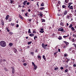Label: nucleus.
Returning a JSON list of instances; mask_svg holds the SVG:
<instances>
[{
    "instance_id": "nucleus-1",
    "label": "nucleus",
    "mask_w": 76,
    "mask_h": 76,
    "mask_svg": "<svg viewBox=\"0 0 76 76\" xmlns=\"http://www.w3.org/2000/svg\"><path fill=\"white\" fill-rule=\"evenodd\" d=\"M0 45L2 47H5L6 46V43L4 41H1L0 42Z\"/></svg>"
},
{
    "instance_id": "nucleus-2",
    "label": "nucleus",
    "mask_w": 76,
    "mask_h": 76,
    "mask_svg": "<svg viewBox=\"0 0 76 76\" xmlns=\"http://www.w3.org/2000/svg\"><path fill=\"white\" fill-rule=\"evenodd\" d=\"M42 45L43 48H44V49H45V47L48 46V45H47V44H46L45 45L44 43H42Z\"/></svg>"
},
{
    "instance_id": "nucleus-3",
    "label": "nucleus",
    "mask_w": 76,
    "mask_h": 76,
    "mask_svg": "<svg viewBox=\"0 0 76 76\" xmlns=\"http://www.w3.org/2000/svg\"><path fill=\"white\" fill-rule=\"evenodd\" d=\"M58 31H61V32H63L64 31V29L62 27H60L58 29Z\"/></svg>"
},
{
    "instance_id": "nucleus-4",
    "label": "nucleus",
    "mask_w": 76,
    "mask_h": 76,
    "mask_svg": "<svg viewBox=\"0 0 76 76\" xmlns=\"http://www.w3.org/2000/svg\"><path fill=\"white\" fill-rule=\"evenodd\" d=\"M57 53H58V51L56 52L55 53H54V55L55 57H57Z\"/></svg>"
},
{
    "instance_id": "nucleus-5",
    "label": "nucleus",
    "mask_w": 76,
    "mask_h": 76,
    "mask_svg": "<svg viewBox=\"0 0 76 76\" xmlns=\"http://www.w3.org/2000/svg\"><path fill=\"white\" fill-rule=\"evenodd\" d=\"M11 68L12 69V73L14 74L15 73V69H14V67H11Z\"/></svg>"
},
{
    "instance_id": "nucleus-6",
    "label": "nucleus",
    "mask_w": 76,
    "mask_h": 76,
    "mask_svg": "<svg viewBox=\"0 0 76 76\" xmlns=\"http://www.w3.org/2000/svg\"><path fill=\"white\" fill-rule=\"evenodd\" d=\"M67 11L65 10L64 12V15H63V17H64V15H67Z\"/></svg>"
},
{
    "instance_id": "nucleus-7",
    "label": "nucleus",
    "mask_w": 76,
    "mask_h": 76,
    "mask_svg": "<svg viewBox=\"0 0 76 76\" xmlns=\"http://www.w3.org/2000/svg\"><path fill=\"white\" fill-rule=\"evenodd\" d=\"M19 18H20V19H22V20H23V18L22 16V15H21L19 14Z\"/></svg>"
},
{
    "instance_id": "nucleus-8",
    "label": "nucleus",
    "mask_w": 76,
    "mask_h": 76,
    "mask_svg": "<svg viewBox=\"0 0 76 76\" xmlns=\"http://www.w3.org/2000/svg\"><path fill=\"white\" fill-rule=\"evenodd\" d=\"M60 25L62 26H64V23L61 22L60 23Z\"/></svg>"
},
{
    "instance_id": "nucleus-9",
    "label": "nucleus",
    "mask_w": 76,
    "mask_h": 76,
    "mask_svg": "<svg viewBox=\"0 0 76 76\" xmlns=\"http://www.w3.org/2000/svg\"><path fill=\"white\" fill-rule=\"evenodd\" d=\"M64 42L65 43V44H66V45L67 46L68 45H69V42H67L66 41H64Z\"/></svg>"
},
{
    "instance_id": "nucleus-10",
    "label": "nucleus",
    "mask_w": 76,
    "mask_h": 76,
    "mask_svg": "<svg viewBox=\"0 0 76 76\" xmlns=\"http://www.w3.org/2000/svg\"><path fill=\"white\" fill-rule=\"evenodd\" d=\"M15 53H16L17 52V49L16 48H14L13 49Z\"/></svg>"
},
{
    "instance_id": "nucleus-11",
    "label": "nucleus",
    "mask_w": 76,
    "mask_h": 76,
    "mask_svg": "<svg viewBox=\"0 0 76 76\" xmlns=\"http://www.w3.org/2000/svg\"><path fill=\"white\" fill-rule=\"evenodd\" d=\"M9 28V27H7L6 28V30H7V32H10V30H9V29H8Z\"/></svg>"
},
{
    "instance_id": "nucleus-12",
    "label": "nucleus",
    "mask_w": 76,
    "mask_h": 76,
    "mask_svg": "<svg viewBox=\"0 0 76 76\" xmlns=\"http://www.w3.org/2000/svg\"><path fill=\"white\" fill-rule=\"evenodd\" d=\"M34 66V70H36L37 69V66H36V65Z\"/></svg>"
},
{
    "instance_id": "nucleus-13",
    "label": "nucleus",
    "mask_w": 76,
    "mask_h": 76,
    "mask_svg": "<svg viewBox=\"0 0 76 76\" xmlns=\"http://www.w3.org/2000/svg\"><path fill=\"white\" fill-rule=\"evenodd\" d=\"M9 15H7L6 17V18H5L6 20H7L9 18Z\"/></svg>"
},
{
    "instance_id": "nucleus-14",
    "label": "nucleus",
    "mask_w": 76,
    "mask_h": 76,
    "mask_svg": "<svg viewBox=\"0 0 76 76\" xmlns=\"http://www.w3.org/2000/svg\"><path fill=\"white\" fill-rule=\"evenodd\" d=\"M13 45V44L12 43H10L9 44V45H10V47H12Z\"/></svg>"
},
{
    "instance_id": "nucleus-15",
    "label": "nucleus",
    "mask_w": 76,
    "mask_h": 76,
    "mask_svg": "<svg viewBox=\"0 0 76 76\" xmlns=\"http://www.w3.org/2000/svg\"><path fill=\"white\" fill-rule=\"evenodd\" d=\"M27 2V1H25L23 3L24 5H26V4Z\"/></svg>"
},
{
    "instance_id": "nucleus-16",
    "label": "nucleus",
    "mask_w": 76,
    "mask_h": 76,
    "mask_svg": "<svg viewBox=\"0 0 76 76\" xmlns=\"http://www.w3.org/2000/svg\"><path fill=\"white\" fill-rule=\"evenodd\" d=\"M29 36H30V37H34V34H30Z\"/></svg>"
},
{
    "instance_id": "nucleus-17",
    "label": "nucleus",
    "mask_w": 76,
    "mask_h": 76,
    "mask_svg": "<svg viewBox=\"0 0 76 76\" xmlns=\"http://www.w3.org/2000/svg\"><path fill=\"white\" fill-rule=\"evenodd\" d=\"M1 24L4 26V22H3V20H1Z\"/></svg>"
},
{
    "instance_id": "nucleus-18",
    "label": "nucleus",
    "mask_w": 76,
    "mask_h": 76,
    "mask_svg": "<svg viewBox=\"0 0 76 76\" xmlns=\"http://www.w3.org/2000/svg\"><path fill=\"white\" fill-rule=\"evenodd\" d=\"M42 58L45 60H46V58H45V55H43L42 56Z\"/></svg>"
},
{
    "instance_id": "nucleus-19",
    "label": "nucleus",
    "mask_w": 76,
    "mask_h": 76,
    "mask_svg": "<svg viewBox=\"0 0 76 76\" xmlns=\"http://www.w3.org/2000/svg\"><path fill=\"white\" fill-rule=\"evenodd\" d=\"M75 51L74 50H73L72 51V52H71V54H75Z\"/></svg>"
},
{
    "instance_id": "nucleus-20",
    "label": "nucleus",
    "mask_w": 76,
    "mask_h": 76,
    "mask_svg": "<svg viewBox=\"0 0 76 76\" xmlns=\"http://www.w3.org/2000/svg\"><path fill=\"white\" fill-rule=\"evenodd\" d=\"M45 8L44 7H42L41 8H40L39 9L40 10H44Z\"/></svg>"
},
{
    "instance_id": "nucleus-21",
    "label": "nucleus",
    "mask_w": 76,
    "mask_h": 76,
    "mask_svg": "<svg viewBox=\"0 0 76 76\" xmlns=\"http://www.w3.org/2000/svg\"><path fill=\"white\" fill-rule=\"evenodd\" d=\"M62 7L63 9H65L66 7V6L65 5H63L62 6Z\"/></svg>"
},
{
    "instance_id": "nucleus-22",
    "label": "nucleus",
    "mask_w": 76,
    "mask_h": 76,
    "mask_svg": "<svg viewBox=\"0 0 76 76\" xmlns=\"http://www.w3.org/2000/svg\"><path fill=\"white\" fill-rule=\"evenodd\" d=\"M58 39H59V40H60L62 39V37H61L59 36L58 37Z\"/></svg>"
},
{
    "instance_id": "nucleus-23",
    "label": "nucleus",
    "mask_w": 76,
    "mask_h": 76,
    "mask_svg": "<svg viewBox=\"0 0 76 76\" xmlns=\"http://www.w3.org/2000/svg\"><path fill=\"white\" fill-rule=\"evenodd\" d=\"M4 70L6 72H7L8 71V69H7L6 67L4 68Z\"/></svg>"
},
{
    "instance_id": "nucleus-24",
    "label": "nucleus",
    "mask_w": 76,
    "mask_h": 76,
    "mask_svg": "<svg viewBox=\"0 0 76 76\" xmlns=\"http://www.w3.org/2000/svg\"><path fill=\"white\" fill-rule=\"evenodd\" d=\"M15 23H11L10 24V26H15Z\"/></svg>"
},
{
    "instance_id": "nucleus-25",
    "label": "nucleus",
    "mask_w": 76,
    "mask_h": 76,
    "mask_svg": "<svg viewBox=\"0 0 76 76\" xmlns=\"http://www.w3.org/2000/svg\"><path fill=\"white\" fill-rule=\"evenodd\" d=\"M67 45H64L63 46V48H66V47H67Z\"/></svg>"
},
{
    "instance_id": "nucleus-26",
    "label": "nucleus",
    "mask_w": 76,
    "mask_h": 76,
    "mask_svg": "<svg viewBox=\"0 0 76 76\" xmlns=\"http://www.w3.org/2000/svg\"><path fill=\"white\" fill-rule=\"evenodd\" d=\"M38 58H39L40 60H41V56H40V55H39L38 56Z\"/></svg>"
},
{
    "instance_id": "nucleus-27",
    "label": "nucleus",
    "mask_w": 76,
    "mask_h": 76,
    "mask_svg": "<svg viewBox=\"0 0 76 76\" xmlns=\"http://www.w3.org/2000/svg\"><path fill=\"white\" fill-rule=\"evenodd\" d=\"M58 69V67H55L54 68V70H57Z\"/></svg>"
},
{
    "instance_id": "nucleus-28",
    "label": "nucleus",
    "mask_w": 76,
    "mask_h": 76,
    "mask_svg": "<svg viewBox=\"0 0 76 76\" xmlns=\"http://www.w3.org/2000/svg\"><path fill=\"white\" fill-rule=\"evenodd\" d=\"M39 15L40 17H42V14L41 13V12H40L39 15Z\"/></svg>"
},
{
    "instance_id": "nucleus-29",
    "label": "nucleus",
    "mask_w": 76,
    "mask_h": 76,
    "mask_svg": "<svg viewBox=\"0 0 76 76\" xmlns=\"http://www.w3.org/2000/svg\"><path fill=\"white\" fill-rule=\"evenodd\" d=\"M44 2L42 3L41 4V6H44Z\"/></svg>"
},
{
    "instance_id": "nucleus-30",
    "label": "nucleus",
    "mask_w": 76,
    "mask_h": 76,
    "mask_svg": "<svg viewBox=\"0 0 76 76\" xmlns=\"http://www.w3.org/2000/svg\"><path fill=\"white\" fill-rule=\"evenodd\" d=\"M38 38V36H35L34 37V40H35V39H36L35 38Z\"/></svg>"
},
{
    "instance_id": "nucleus-31",
    "label": "nucleus",
    "mask_w": 76,
    "mask_h": 76,
    "mask_svg": "<svg viewBox=\"0 0 76 76\" xmlns=\"http://www.w3.org/2000/svg\"><path fill=\"white\" fill-rule=\"evenodd\" d=\"M30 54H31L32 56H33L34 55V52H31Z\"/></svg>"
},
{
    "instance_id": "nucleus-32",
    "label": "nucleus",
    "mask_w": 76,
    "mask_h": 76,
    "mask_svg": "<svg viewBox=\"0 0 76 76\" xmlns=\"http://www.w3.org/2000/svg\"><path fill=\"white\" fill-rule=\"evenodd\" d=\"M69 9H73V6H71L69 8Z\"/></svg>"
},
{
    "instance_id": "nucleus-33",
    "label": "nucleus",
    "mask_w": 76,
    "mask_h": 76,
    "mask_svg": "<svg viewBox=\"0 0 76 76\" xmlns=\"http://www.w3.org/2000/svg\"><path fill=\"white\" fill-rule=\"evenodd\" d=\"M14 2V1H13V0H11V1H10V3L11 4H12L13 3V2Z\"/></svg>"
},
{
    "instance_id": "nucleus-34",
    "label": "nucleus",
    "mask_w": 76,
    "mask_h": 76,
    "mask_svg": "<svg viewBox=\"0 0 76 76\" xmlns=\"http://www.w3.org/2000/svg\"><path fill=\"white\" fill-rule=\"evenodd\" d=\"M65 2L66 3H67L69 2V0H65Z\"/></svg>"
},
{
    "instance_id": "nucleus-35",
    "label": "nucleus",
    "mask_w": 76,
    "mask_h": 76,
    "mask_svg": "<svg viewBox=\"0 0 76 76\" xmlns=\"http://www.w3.org/2000/svg\"><path fill=\"white\" fill-rule=\"evenodd\" d=\"M71 29L72 30V31H75V28H74V27H72L71 28Z\"/></svg>"
},
{
    "instance_id": "nucleus-36",
    "label": "nucleus",
    "mask_w": 76,
    "mask_h": 76,
    "mask_svg": "<svg viewBox=\"0 0 76 76\" xmlns=\"http://www.w3.org/2000/svg\"><path fill=\"white\" fill-rule=\"evenodd\" d=\"M28 34H30V33H31V29H28Z\"/></svg>"
},
{
    "instance_id": "nucleus-37",
    "label": "nucleus",
    "mask_w": 76,
    "mask_h": 76,
    "mask_svg": "<svg viewBox=\"0 0 76 76\" xmlns=\"http://www.w3.org/2000/svg\"><path fill=\"white\" fill-rule=\"evenodd\" d=\"M73 26V25L72 24H70V26H69V28H71Z\"/></svg>"
},
{
    "instance_id": "nucleus-38",
    "label": "nucleus",
    "mask_w": 76,
    "mask_h": 76,
    "mask_svg": "<svg viewBox=\"0 0 76 76\" xmlns=\"http://www.w3.org/2000/svg\"><path fill=\"white\" fill-rule=\"evenodd\" d=\"M9 34H10V35H12V34H13V32H10L9 33Z\"/></svg>"
},
{
    "instance_id": "nucleus-39",
    "label": "nucleus",
    "mask_w": 76,
    "mask_h": 76,
    "mask_svg": "<svg viewBox=\"0 0 76 76\" xmlns=\"http://www.w3.org/2000/svg\"><path fill=\"white\" fill-rule=\"evenodd\" d=\"M31 43H32V42H28V45H29V44H31Z\"/></svg>"
},
{
    "instance_id": "nucleus-40",
    "label": "nucleus",
    "mask_w": 76,
    "mask_h": 76,
    "mask_svg": "<svg viewBox=\"0 0 76 76\" xmlns=\"http://www.w3.org/2000/svg\"><path fill=\"white\" fill-rule=\"evenodd\" d=\"M67 60L66 61V63H68V62L69 61H70V59H69L68 58H67Z\"/></svg>"
},
{
    "instance_id": "nucleus-41",
    "label": "nucleus",
    "mask_w": 76,
    "mask_h": 76,
    "mask_svg": "<svg viewBox=\"0 0 76 76\" xmlns=\"http://www.w3.org/2000/svg\"><path fill=\"white\" fill-rule=\"evenodd\" d=\"M67 37H68V35L67 36H63V37L64 38H66Z\"/></svg>"
},
{
    "instance_id": "nucleus-42",
    "label": "nucleus",
    "mask_w": 76,
    "mask_h": 76,
    "mask_svg": "<svg viewBox=\"0 0 76 76\" xmlns=\"http://www.w3.org/2000/svg\"><path fill=\"white\" fill-rule=\"evenodd\" d=\"M73 45H74V47H75V48H76V44H75V43H73Z\"/></svg>"
},
{
    "instance_id": "nucleus-43",
    "label": "nucleus",
    "mask_w": 76,
    "mask_h": 76,
    "mask_svg": "<svg viewBox=\"0 0 76 76\" xmlns=\"http://www.w3.org/2000/svg\"><path fill=\"white\" fill-rule=\"evenodd\" d=\"M66 18L69 19V15H68L66 16Z\"/></svg>"
},
{
    "instance_id": "nucleus-44",
    "label": "nucleus",
    "mask_w": 76,
    "mask_h": 76,
    "mask_svg": "<svg viewBox=\"0 0 76 76\" xmlns=\"http://www.w3.org/2000/svg\"><path fill=\"white\" fill-rule=\"evenodd\" d=\"M67 54L65 53V54H64V57H67Z\"/></svg>"
},
{
    "instance_id": "nucleus-45",
    "label": "nucleus",
    "mask_w": 76,
    "mask_h": 76,
    "mask_svg": "<svg viewBox=\"0 0 76 76\" xmlns=\"http://www.w3.org/2000/svg\"><path fill=\"white\" fill-rule=\"evenodd\" d=\"M23 66H26V65H27V64L26 63H24L23 64Z\"/></svg>"
},
{
    "instance_id": "nucleus-46",
    "label": "nucleus",
    "mask_w": 76,
    "mask_h": 76,
    "mask_svg": "<svg viewBox=\"0 0 76 76\" xmlns=\"http://www.w3.org/2000/svg\"><path fill=\"white\" fill-rule=\"evenodd\" d=\"M3 60H2V59H1L0 60V63H2V62H3Z\"/></svg>"
},
{
    "instance_id": "nucleus-47",
    "label": "nucleus",
    "mask_w": 76,
    "mask_h": 76,
    "mask_svg": "<svg viewBox=\"0 0 76 76\" xmlns=\"http://www.w3.org/2000/svg\"><path fill=\"white\" fill-rule=\"evenodd\" d=\"M11 21H12V19H8V22H11Z\"/></svg>"
},
{
    "instance_id": "nucleus-48",
    "label": "nucleus",
    "mask_w": 76,
    "mask_h": 76,
    "mask_svg": "<svg viewBox=\"0 0 76 76\" xmlns=\"http://www.w3.org/2000/svg\"><path fill=\"white\" fill-rule=\"evenodd\" d=\"M72 50V48H70L69 49L68 51H70Z\"/></svg>"
},
{
    "instance_id": "nucleus-49",
    "label": "nucleus",
    "mask_w": 76,
    "mask_h": 76,
    "mask_svg": "<svg viewBox=\"0 0 76 76\" xmlns=\"http://www.w3.org/2000/svg\"><path fill=\"white\" fill-rule=\"evenodd\" d=\"M3 61L4 62V63H5V62L6 61V60L3 59Z\"/></svg>"
},
{
    "instance_id": "nucleus-50",
    "label": "nucleus",
    "mask_w": 76,
    "mask_h": 76,
    "mask_svg": "<svg viewBox=\"0 0 76 76\" xmlns=\"http://www.w3.org/2000/svg\"><path fill=\"white\" fill-rule=\"evenodd\" d=\"M60 69L61 70H63V69H64V68L63 67L61 66L60 68Z\"/></svg>"
},
{
    "instance_id": "nucleus-51",
    "label": "nucleus",
    "mask_w": 76,
    "mask_h": 76,
    "mask_svg": "<svg viewBox=\"0 0 76 76\" xmlns=\"http://www.w3.org/2000/svg\"><path fill=\"white\" fill-rule=\"evenodd\" d=\"M58 3L59 4H61V2H60V1H58Z\"/></svg>"
},
{
    "instance_id": "nucleus-52",
    "label": "nucleus",
    "mask_w": 76,
    "mask_h": 76,
    "mask_svg": "<svg viewBox=\"0 0 76 76\" xmlns=\"http://www.w3.org/2000/svg\"><path fill=\"white\" fill-rule=\"evenodd\" d=\"M44 32V31H40V33H43Z\"/></svg>"
},
{
    "instance_id": "nucleus-53",
    "label": "nucleus",
    "mask_w": 76,
    "mask_h": 76,
    "mask_svg": "<svg viewBox=\"0 0 76 76\" xmlns=\"http://www.w3.org/2000/svg\"><path fill=\"white\" fill-rule=\"evenodd\" d=\"M25 15L26 16H28V12L26 13L25 14Z\"/></svg>"
},
{
    "instance_id": "nucleus-54",
    "label": "nucleus",
    "mask_w": 76,
    "mask_h": 76,
    "mask_svg": "<svg viewBox=\"0 0 76 76\" xmlns=\"http://www.w3.org/2000/svg\"><path fill=\"white\" fill-rule=\"evenodd\" d=\"M65 72H66V73H67V72H68V70H67V69H66L65 70Z\"/></svg>"
},
{
    "instance_id": "nucleus-55",
    "label": "nucleus",
    "mask_w": 76,
    "mask_h": 76,
    "mask_svg": "<svg viewBox=\"0 0 76 76\" xmlns=\"http://www.w3.org/2000/svg\"><path fill=\"white\" fill-rule=\"evenodd\" d=\"M42 22H45V20L44 19H42Z\"/></svg>"
},
{
    "instance_id": "nucleus-56",
    "label": "nucleus",
    "mask_w": 76,
    "mask_h": 76,
    "mask_svg": "<svg viewBox=\"0 0 76 76\" xmlns=\"http://www.w3.org/2000/svg\"><path fill=\"white\" fill-rule=\"evenodd\" d=\"M32 64L34 66H35V64H34V63L33 62H32Z\"/></svg>"
},
{
    "instance_id": "nucleus-57",
    "label": "nucleus",
    "mask_w": 76,
    "mask_h": 76,
    "mask_svg": "<svg viewBox=\"0 0 76 76\" xmlns=\"http://www.w3.org/2000/svg\"><path fill=\"white\" fill-rule=\"evenodd\" d=\"M21 61L22 62H25V60H24V59H22Z\"/></svg>"
},
{
    "instance_id": "nucleus-58",
    "label": "nucleus",
    "mask_w": 76,
    "mask_h": 76,
    "mask_svg": "<svg viewBox=\"0 0 76 76\" xmlns=\"http://www.w3.org/2000/svg\"><path fill=\"white\" fill-rule=\"evenodd\" d=\"M72 42H74L75 41V39H72Z\"/></svg>"
},
{
    "instance_id": "nucleus-59",
    "label": "nucleus",
    "mask_w": 76,
    "mask_h": 76,
    "mask_svg": "<svg viewBox=\"0 0 76 76\" xmlns=\"http://www.w3.org/2000/svg\"><path fill=\"white\" fill-rule=\"evenodd\" d=\"M19 24H17L16 26V27L17 28H19Z\"/></svg>"
},
{
    "instance_id": "nucleus-60",
    "label": "nucleus",
    "mask_w": 76,
    "mask_h": 76,
    "mask_svg": "<svg viewBox=\"0 0 76 76\" xmlns=\"http://www.w3.org/2000/svg\"><path fill=\"white\" fill-rule=\"evenodd\" d=\"M29 3H30L29 2H28L26 3V4L28 5V4H29Z\"/></svg>"
},
{
    "instance_id": "nucleus-61",
    "label": "nucleus",
    "mask_w": 76,
    "mask_h": 76,
    "mask_svg": "<svg viewBox=\"0 0 76 76\" xmlns=\"http://www.w3.org/2000/svg\"><path fill=\"white\" fill-rule=\"evenodd\" d=\"M38 50L37 49H36V50L35 51V53H38Z\"/></svg>"
},
{
    "instance_id": "nucleus-62",
    "label": "nucleus",
    "mask_w": 76,
    "mask_h": 76,
    "mask_svg": "<svg viewBox=\"0 0 76 76\" xmlns=\"http://www.w3.org/2000/svg\"><path fill=\"white\" fill-rule=\"evenodd\" d=\"M55 34L54 33H53L52 34V36H53V37H55Z\"/></svg>"
},
{
    "instance_id": "nucleus-63",
    "label": "nucleus",
    "mask_w": 76,
    "mask_h": 76,
    "mask_svg": "<svg viewBox=\"0 0 76 76\" xmlns=\"http://www.w3.org/2000/svg\"><path fill=\"white\" fill-rule=\"evenodd\" d=\"M73 67H76V64H74L73 65Z\"/></svg>"
},
{
    "instance_id": "nucleus-64",
    "label": "nucleus",
    "mask_w": 76,
    "mask_h": 76,
    "mask_svg": "<svg viewBox=\"0 0 76 76\" xmlns=\"http://www.w3.org/2000/svg\"><path fill=\"white\" fill-rule=\"evenodd\" d=\"M32 19H29L28 20V21H29V22H31V21Z\"/></svg>"
}]
</instances>
